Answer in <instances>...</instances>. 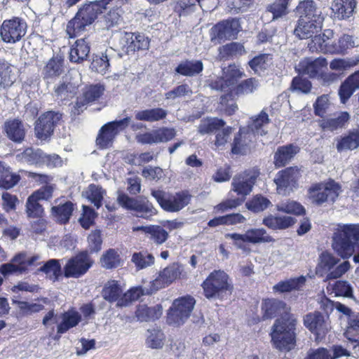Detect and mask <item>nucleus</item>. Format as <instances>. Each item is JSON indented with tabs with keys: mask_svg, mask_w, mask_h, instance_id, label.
<instances>
[{
	"mask_svg": "<svg viewBox=\"0 0 359 359\" xmlns=\"http://www.w3.org/2000/svg\"><path fill=\"white\" fill-rule=\"evenodd\" d=\"M356 6L355 0H337L332 5V12L339 20L351 17Z\"/></svg>",
	"mask_w": 359,
	"mask_h": 359,
	"instance_id": "cd10ccee",
	"label": "nucleus"
},
{
	"mask_svg": "<svg viewBox=\"0 0 359 359\" xmlns=\"http://www.w3.org/2000/svg\"><path fill=\"white\" fill-rule=\"evenodd\" d=\"M203 64L197 60H184L175 68L176 73L185 76H194L202 72Z\"/></svg>",
	"mask_w": 359,
	"mask_h": 359,
	"instance_id": "473e14b6",
	"label": "nucleus"
},
{
	"mask_svg": "<svg viewBox=\"0 0 359 359\" xmlns=\"http://www.w3.org/2000/svg\"><path fill=\"white\" fill-rule=\"evenodd\" d=\"M226 238H231L233 241V244L238 248L244 251L248 250V248L244 244L245 243H250L253 244L262 243H270L273 238L266 233V231L263 228H253L250 229L243 234L240 233H226Z\"/></svg>",
	"mask_w": 359,
	"mask_h": 359,
	"instance_id": "1a4fd4ad",
	"label": "nucleus"
},
{
	"mask_svg": "<svg viewBox=\"0 0 359 359\" xmlns=\"http://www.w3.org/2000/svg\"><path fill=\"white\" fill-rule=\"evenodd\" d=\"M330 103L327 95L318 97L313 104L314 113L316 116L323 117L327 112Z\"/></svg>",
	"mask_w": 359,
	"mask_h": 359,
	"instance_id": "0e129e2a",
	"label": "nucleus"
},
{
	"mask_svg": "<svg viewBox=\"0 0 359 359\" xmlns=\"http://www.w3.org/2000/svg\"><path fill=\"white\" fill-rule=\"evenodd\" d=\"M359 241V224H339L332 236V248L342 258H349Z\"/></svg>",
	"mask_w": 359,
	"mask_h": 359,
	"instance_id": "f03ea898",
	"label": "nucleus"
},
{
	"mask_svg": "<svg viewBox=\"0 0 359 359\" xmlns=\"http://www.w3.org/2000/svg\"><path fill=\"white\" fill-rule=\"evenodd\" d=\"M117 201L123 208L133 210L138 217L148 219L156 214L152 204L145 199H134L123 193H118Z\"/></svg>",
	"mask_w": 359,
	"mask_h": 359,
	"instance_id": "9d476101",
	"label": "nucleus"
},
{
	"mask_svg": "<svg viewBox=\"0 0 359 359\" xmlns=\"http://www.w3.org/2000/svg\"><path fill=\"white\" fill-rule=\"evenodd\" d=\"M336 147L338 151L357 149L359 147V133H351L339 139Z\"/></svg>",
	"mask_w": 359,
	"mask_h": 359,
	"instance_id": "de8ad7c7",
	"label": "nucleus"
},
{
	"mask_svg": "<svg viewBox=\"0 0 359 359\" xmlns=\"http://www.w3.org/2000/svg\"><path fill=\"white\" fill-rule=\"evenodd\" d=\"M339 259L333 255L324 252L319 257L316 267V273L320 276H326V280L337 279L346 273L351 264L348 261H344L338 264Z\"/></svg>",
	"mask_w": 359,
	"mask_h": 359,
	"instance_id": "39448f33",
	"label": "nucleus"
},
{
	"mask_svg": "<svg viewBox=\"0 0 359 359\" xmlns=\"http://www.w3.org/2000/svg\"><path fill=\"white\" fill-rule=\"evenodd\" d=\"M296 11L299 16V19L323 20L321 11L312 0L300 1L296 7Z\"/></svg>",
	"mask_w": 359,
	"mask_h": 359,
	"instance_id": "393cba45",
	"label": "nucleus"
},
{
	"mask_svg": "<svg viewBox=\"0 0 359 359\" xmlns=\"http://www.w3.org/2000/svg\"><path fill=\"white\" fill-rule=\"evenodd\" d=\"M123 290L116 280H109L104 286L102 295L103 298L109 302H116L122 297Z\"/></svg>",
	"mask_w": 359,
	"mask_h": 359,
	"instance_id": "f704fd0d",
	"label": "nucleus"
},
{
	"mask_svg": "<svg viewBox=\"0 0 359 359\" xmlns=\"http://www.w3.org/2000/svg\"><path fill=\"white\" fill-rule=\"evenodd\" d=\"M39 255L27 256L26 253L15 255L10 263L1 266L4 274H21L26 272L29 267L38 266L41 262Z\"/></svg>",
	"mask_w": 359,
	"mask_h": 359,
	"instance_id": "f8f14e48",
	"label": "nucleus"
},
{
	"mask_svg": "<svg viewBox=\"0 0 359 359\" xmlns=\"http://www.w3.org/2000/svg\"><path fill=\"white\" fill-rule=\"evenodd\" d=\"M59 319L60 322L57 325V331L59 334H64L79 323L81 320V316L74 310H69L62 313Z\"/></svg>",
	"mask_w": 359,
	"mask_h": 359,
	"instance_id": "bb28decb",
	"label": "nucleus"
},
{
	"mask_svg": "<svg viewBox=\"0 0 359 359\" xmlns=\"http://www.w3.org/2000/svg\"><path fill=\"white\" fill-rule=\"evenodd\" d=\"M359 60L353 59H334L330 64V68L335 71H344L355 66Z\"/></svg>",
	"mask_w": 359,
	"mask_h": 359,
	"instance_id": "338daca9",
	"label": "nucleus"
},
{
	"mask_svg": "<svg viewBox=\"0 0 359 359\" xmlns=\"http://www.w3.org/2000/svg\"><path fill=\"white\" fill-rule=\"evenodd\" d=\"M290 0H276L267 7V11L272 14V20H277L288 13L287 6Z\"/></svg>",
	"mask_w": 359,
	"mask_h": 359,
	"instance_id": "864d4df0",
	"label": "nucleus"
},
{
	"mask_svg": "<svg viewBox=\"0 0 359 359\" xmlns=\"http://www.w3.org/2000/svg\"><path fill=\"white\" fill-rule=\"evenodd\" d=\"M358 46V41L353 39V36L348 34H344L339 40L337 44L333 48V51L341 53L348 48Z\"/></svg>",
	"mask_w": 359,
	"mask_h": 359,
	"instance_id": "bf43d9fd",
	"label": "nucleus"
},
{
	"mask_svg": "<svg viewBox=\"0 0 359 359\" xmlns=\"http://www.w3.org/2000/svg\"><path fill=\"white\" fill-rule=\"evenodd\" d=\"M208 299H226L232 294L233 286L228 274L222 270L211 272L201 285Z\"/></svg>",
	"mask_w": 359,
	"mask_h": 359,
	"instance_id": "7ed1b4c3",
	"label": "nucleus"
},
{
	"mask_svg": "<svg viewBox=\"0 0 359 359\" xmlns=\"http://www.w3.org/2000/svg\"><path fill=\"white\" fill-rule=\"evenodd\" d=\"M131 260L138 269H143L154 264V257L144 252H135Z\"/></svg>",
	"mask_w": 359,
	"mask_h": 359,
	"instance_id": "6e6d98bb",
	"label": "nucleus"
},
{
	"mask_svg": "<svg viewBox=\"0 0 359 359\" xmlns=\"http://www.w3.org/2000/svg\"><path fill=\"white\" fill-rule=\"evenodd\" d=\"M296 325V318L290 313L276 320L271 333V341L276 348L280 351H290L294 347Z\"/></svg>",
	"mask_w": 359,
	"mask_h": 359,
	"instance_id": "f257e3e1",
	"label": "nucleus"
},
{
	"mask_svg": "<svg viewBox=\"0 0 359 359\" xmlns=\"http://www.w3.org/2000/svg\"><path fill=\"white\" fill-rule=\"evenodd\" d=\"M53 187L50 185H46L34 191L27 198L26 203V211L29 217H41L43 209L39 203L41 200H48L52 196Z\"/></svg>",
	"mask_w": 359,
	"mask_h": 359,
	"instance_id": "dca6fc26",
	"label": "nucleus"
},
{
	"mask_svg": "<svg viewBox=\"0 0 359 359\" xmlns=\"http://www.w3.org/2000/svg\"><path fill=\"white\" fill-rule=\"evenodd\" d=\"M89 53V41L86 38L78 39L70 48L69 58L72 62L80 63L87 59Z\"/></svg>",
	"mask_w": 359,
	"mask_h": 359,
	"instance_id": "a878e982",
	"label": "nucleus"
},
{
	"mask_svg": "<svg viewBox=\"0 0 359 359\" xmlns=\"http://www.w3.org/2000/svg\"><path fill=\"white\" fill-rule=\"evenodd\" d=\"M146 230L150 235V238L157 244H162L168 238L167 231L159 226H151V228H147Z\"/></svg>",
	"mask_w": 359,
	"mask_h": 359,
	"instance_id": "69168bd1",
	"label": "nucleus"
},
{
	"mask_svg": "<svg viewBox=\"0 0 359 359\" xmlns=\"http://www.w3.org/2000/svg\"><path fill=\"white\" fill-rule=\"evenodd\" d=\"M243 76V72L236 66L229 65L227 68L223 69L222 76L218 78L212 83L211 87L217 90H221L228 93L235 86L237 80Z\"/></svg>",
	"mask_w": 359,
	"mask_h": 359,
	"instance_id": "a211bd4d",
	"label": "nucleus"
},
{
	"mask_svg": "<svg viewBox=\"0 0 359 359\" xmlns=\"http://www.w3.org/2000/svg\"><path fill=\"white\" fill-rule=\"evenodd\" d=\"M328 289L334 293L335 296L342 297H351L352 296V287L350 284L346 281L338 280L334 284H330Z\"/></svg>",
	"mask_w": 359,
	"mask_h": 359,
	"instance_id": "4d7b16f0",
	"label": "nucleus"
},
{
	"mask_svg": "<svg viewBox=\"0 0 359 359\" xmlns=\"http://www.w3.org/2000/svg\"><path fill=\"white\" fill-rule=\"evenodd\" d=\"M20 176L11 171H8L0 177V187L8 189L15 186L20 181Z\"/></svg>",
	"mask_w": 359,
	"mask_h": 359,
	"instance_id": "774afa93",
	"label": "nucleus"
},
{
	"mask_svg": "<svg viewBox=\"0 0 359 359\" xmlns=\"http://www.w3.org/2000/svg\"><path fill=\"white\" fill-rule=\"evenodd\" d=\"M285 304L276 299H265L262 304L264 317L271 318L279 313L280 309H284Z\"/></svg>",
	"mask_w": 359,
	"mask_h": 359,
	"instance_id": "8fccbe9b",
	"label": "nucleus"
},
{
	"mask_svg": "<svg viewBox=\"0 0 359 359\" xmlns=\"http://www.w3.org/2000/svg\"><path fill=\"white\" fill-rule=\"evenodd\" d=\"M152 196L161 207L168 212H178L189 203L191 196L184 191L169 195L161 190L151 191Z\"/></svg>",
	"mask_w": 359,
	"mask_h": 359,
	"instance_id": "6e6552de",
	"label": "nucleus"
},
{
	"mask_svg": "<svg viewBox=\"0 0 359 359\" xmlns=\"http://www.w3.org/2000/svg\"><path fill=\"white\" fill-rule=\"evenodd\" d=\"M241 30V25L237 19H229L217 23L210 29V39L214 43L235 39Z\"/></svg>",
	"mask_w": 359,
	"mask_h": 359,
	"instance_id": "4468645a",
	"label": "nucleus"
},
{
	"mask_svg": "<svg viewBox=\"0 0 359 359\" xmlns=\"http://www.w3.org/2000/svg\"><path fill=\"white\" fill-rule=\"evenodd\" d=\"M87 25L76 13V16L68 22L66 31L69 37L73 38L83 31Z\"/></svg>",
	"mask_w": 359,
	"mask_h": 359,
	"instance_id": "052dcab7",
	"label": "nucleus"
},
{
	"mask_svg": "<svg viewBox=\"0 0 359 359\" xmlns=\"http://www.w3.org/2000/svg\"><path fill=\"white\" fill-rule=\"evenodd\" d=\"M269 121V115L264 109L262 110L258 115L252 116L251 122L249 125L252 132V133H257L262 136L266 134V128Z\"/></svg>",
	"mask_w": 359,
	"mask_h": 359,
	"instance_id": "4c0bfd02",
	"label": "nucleus"
},
{
	"mask_svg": "<svg viewBox=\"0 0 359 359\" xmlns=\"http://www.w3.org/2000/svg\"><path fill=\"white\" fill-rule=\"evenodd\" d=\"M100 263L107 269L116 268L121 264L120 255L114 249H109L102 256Z\"/></svg>",
	"mask_w": 359,
	"mask_h": 359,
	"instance_id": "3c124183",
	"label": "nucleus"
},
{
	"mask_svg": "<svg viewBox=\"0 0 359 359\" xmlns=\"http://www.w3.org/2000/svg\"><path fill=\"white\" fill-rule=\"evenodd\" d=\"M182 272L183 267L179 264L173 263L169 265L161 271L158 276L151 283V291L156 292L169 286L174 281L180 278Z\"/></svg>",
	"mask_w": 359,
	"mask_h": 359,
	"instance_id": "2eb2a0df",
	"label": "nucleus"
},
{
	"mask_svg": "<svg viewBox=\"0 0 359 359\" xmlns=\"http://www.w3.org/2000/svg\"><path fill=\"white\" fill-rule=\"evenodd\" d=\"M225 125L222 119L217 118H207L202 119L198 126V132L201 135L208 134L215 130H219Z\"/></svg>",
	"mask_w": 359,
	"mask_h": 359,
	"instance_id": "c03bdc74",
	"label": "nucleus"
},
{
	"mask_svg": "<svg viewBox=\"0 0 359 359\" xmlns=\"http://www.w3.org/2000/svg\"><path fill=\"white\" fill-rule=\"evenodd\" d=\"M74 210V204L72 202H66L63 204L53 206L52 214L56 220L62 224L69 222Z\"/></svg>",
	"mask_w": 359,
	"mask_h": 359,
	"instance_id": "79ce46f5",
	"label": "nucleus"
},
{
	"mask_svg": "<svg viewBox=\"0 0 359 359\" xmlns=\"http://www.w3.org/2000/svg\"><path fill=\"white\" fill-rule=\"evenodd\" d=\"M130 118L126 117L119 121L109 122L100 130L96 139L97 144L104 149L109 147L115 137L130 123Z\"/></svg>",
	"mask_w": 359,
	"mask_h": 359,
	"instance_id": "ddd939ff",
	"label": "nucleus"
},
{
	"mask_svg": "<svg viewBox=\"0 0 359 359\" xmlns=\"http://www.w3.org/2000/svg\"><path fill=\"white\" fill-rule=\"evenodd\" d=\"M196 301L191 296L175 299L168 313V323L170 325H181L189 318Z\"/></svg>",
	"mask_w": 359,
	"mask_h": 359,
	"instance_id": "423d86ee",
	"label": "nucleus"
},
{
	"mask_svg": "<svg viewBox=\"0 0 359 359\" xmlns=\"http://www.w3.org/2000/svg\"><path fill=\"white\" fill-rule=\"evenodd\" d=\"M51 280L55 281L61 276V265L57 259H50L39 269Z\"/></svg>",
	"mask_w": 359,
	"mask_h": 359,
	"instance_id": "09e8293b",
	"label": "nucleus"
},
{
	"mask_svg": "<svg viewBox=\"0 0 359 359\" xmlns=\"http://www.w3.org/2000/svg\"><path fill=\"white\" fill-rule=\"evenodd\" d=\"M323 20L299 19L294 30V35L300 39L313 38L320 32Z\"/></svg>",
	"mask_w": 359,
	"mask_h": 359,
	"instance_id": "4be33fe9",
	"label": "nucleus"
},
{
	"mask_svg": "<svg viewBox=\"0 0 359 359\" xmlns=\"http://www.w3.org/2000/svg\"><path fill=\"white\" fill-rule=\"evenodd\" d=\"M162 306L159 304L151 307L141 304L138 306L135 315L138 320L148 322L158 319L162 315Z\"/></svg>",
	"mask_w": 359,
	"mask_h": 359,
	"instance_id": "2f4dec72",
	"label": "nucleus"
},
{
	"mask_svg": "<svg viewBox=\"0 0 359 359\" xmlns=\"http://www.w3.org/2000/svg\"><path fill=\"white\" fill-rule=\"evenodd\" d=\"M340 192L339 184L330 180L311 184L307 191V197L311 203L320 205L325 203H334Z\"/></svg>",
	"mask_w": 359,
	"mask_h": 359,
	"instance_id": "20e7f679",
	"label": "nucleus"
},
{
	"mask_svg": "<svg viewBox=\"0 0 359 359\" xmlns=\"http://www.w3.org/2000/svg\"><path fill=\"white\" fill-rule=\"evenodd\" d=\"M258 175V172L250 170L235 176L232 181V190L244 198L252 191Z\"/></svg>",
	"mask_w": 359,
	"mask_h": 359,
	"instance_id": "6ab92c4d",
	"label": "nucleus"
},
{
	"mask_svg": "<svg viewBox=\"0 0 359 359\" xmlns=\"http://www.w3.org/2000/svg\"><path fill=\"white\" fill-rule=\"evenodd\" d=\"M299 177L297 168L290 167L279 171L274 178L277 193L282 196L289 195L297 189Z\"/></svg>",
	"mask_w": 359,
	"mask_h": 359,
	"instance_id": "9b49d317",
	"label": "nucleus"
},
{
	"mask_svg": "<svg viewBox=\"0 0 359 359\" xmlns=\"http://www.w3.org/2000/svg\"><path fill=\"white\" fill-rule=\"evenodd\" d=\"M272 63V57L269 54H262L255 57L249 62L250 68L255 73L261 74L267 69Z\"/></svg>",
	"mask_w": 359,
	"mask_h": 359,
	"instance_id": "a18cd8bd",
	"label": "nucleus"
},
{
	"mask_svg": "<svg viewBox=\"0 0 359 359\" xmlns=\"http://www.w3.org/2000/svg\"><path fill=\"white\" fill-rule=\"evenodd\" d=\"M62 62L57 59H51L43 69V74L46 78H53L60 76L62 72Z\"/></svg>",
	"mask_w": 359,
	"mask_h": 359,
	"instance_id": "680f3d73",
	"label": "nucleus"
},
{
	"mask_svg": "<svg viewBox=\"0 0 359 359\" xmlns=\"http://www.w3.org/2000/svg\"><path fill=\"white\" fill-rule=\"evenodd\" d=\"M92 260L87 252H81L68 260L64 267L65 276L79 278L83 276L92 265Z\"/></svg>",
	"mask_w": 359,
	"mask_h": 359,
	"instance_id": "f3484780",
	"label": "nucleus"
},
{
	"mask_svg": "<svg viewBox=\"0 0 359 359\" xmlns=\"http://www.w3.org/2000/svg\"><path fill=\"white\" fill-rule=\"evenodd\" d=\"M5 130L8 137L15 142H20L25 137V128L18 120L7 121L5 123Z\"/></svg>",
	"mask_w": 359,
	"mask_h": 359,
	"instance_id": "37998d69",
	"label": "nucleus"
},
{
	"mask_svg": "<svg viewBox=\"0 0 359 359\" xmlns=\"http://www.w3.org/2000/svg\"><path fill=\"white\" fill-rule=\"evenodd\" d=\"M15 81L13 67L6 61L0 60V90L11 87Z\"/></svg>",
	"mask_w": 359,
	"mask_h": 359,
	"instance_id": "c9c22d12",
	"label": "nucleus"
},
{
	"mask_svg": "<svg viewBox=\"0 0 359 359\" xmlns=\"http://www.w3.org/2000/svg\"><path fill=\"white\" fill-rule=\"evenodd\" d=\"M167 114V111L162 108H154L137 111L135 118L139 121L154 122L163 119Z\"/></svg>",
	"mask_w": 359,
	"mask_h": 359,
	"instance_id": "a19ab883",
	"label": "nucleus"
},
{
	"mask_svg": "<svg viewBox=\"0 0 359 359\" xmlns=\"http://www.w3.org/2000/svg\"><path fill=\"white\" fill-rule=\"evenodd\" d=\"M61 114L53 111H47L37 120L35 126L36 135L39 139L46 140L53 132L55 124L60 121Z\"/></svg>",
	"mask_w": 359,
	"mask_h": 359,
	"instance_id": "aec40b11",
	"label": "nucleus"
},
{
	"mask_svg": "<svg viewBox=\"0 0 359 359\" xmlns=\"http://www.w3.org/2000/svg\"><path fill=\"white\" fill-rule=\"evenodd\" d=\"M350 118L346 111L340 112L334 117L319 121V126L323 130L334 131L344 126Z\"/></svg>",
	"mask_w": 359,
	"mask_h": 359,
	"instance_id": "c85d7f7f",
	"label": "nucleus"
},
{
	"mask_svg": "<svg viewBox=\"0 0 359 359\" xmlns=\"http://www.w3.org/2000/svg\"><path fill=\"white\" fill-rule=\"evenodd\" d=\"M165 340L164 333L159 329H150L147 331V346L153 349L162 348Z\"/></svg>",
	"mask_w": 359,
	"mask_h": 359,
	"instance_id": "49530a36",
	"label": "nucleus"
},
{
	"mask_svg": "<svg viewBox=\"0 0 359 359\" xmlns=\"http://www.w3.org/2000/svg\"><path fill=\"white\" fill-rule=\"evenodd\" d=\"M27 25L25 20L13 17L3 21L0 26V36L2 41L8 43H15L26 34Z\"/></svg>",
	"mask_w": 359,
	"mask_h": 359,
	"instance_id": "0eeeda50",
	"label": "nucleus"
},
{
	"mask_svg": "<svg viewBox=\"0 0 359 359\" xmlns=\"http://www.w3.org/2000/svg\"><path fill=\"white\" fill-rule=\"evenodd\" d=\"M304 324L318 338L325 335L330 328L325 316L318 311L306 314L304 317Z\"/></svg>",
	"mask_w": 359,
	"mask_h": 359,
	"instance_id": "412c9836",
	"label": "nucleus"
},
{
	"mask_svg": "<svg viewBox=\"0 0 359 359\" xmlns=\"http://www.w3.org/2000/svg\"><path fill=\"white\" fill-rule=\"evenodd\" d=\"M106 191L102 187L94 184H90L87 189L83 192V196L86 198L97 208L102 206V201Z\"/></svg>",
	"mask_w": 359,
	"mask_h": 359,
	"instance_id": "ea45409f",
	"label": "nucleus"
},
{
	"mask_svg": "<svg viewBox=\"0 0 359 359\" xmlns=\"http://www.w3.org/2000/svg\"><path fill=\"white\" fill-rule=\"evenodd\" d=\"M299 149L293 144L280 147L274 154V163L278 168L285 165L298 152Z\"/></svg>",
	"mask_w": 359,
	"mask_h": 359,
	"instance_id": "72a5a7b5",
	"label": "nucleus"
},
{
	"mask_svg": "<svg viewBox=\"0 0 359 359\" xmlns=\"http://www.w3.org/2000/svg\"><path fill=\"white\" fill-rule=\"evenodd\" d=\"M271 205V201L262 195H256L245 203L246 208L254 212H259Z\"/></svg>",
	"mask_w": 359,
	"mask_h": 359,
	"instance_id": "5fc2aeb1",
	"label": "nucleus"
},
{
	"mask_svg": "<svg viewBox=\"0 0 359 359\" xmlns=\"http://www.w3.org/2000/svg\"><path fill=\"white\" fill-rule=\"evenodd\" d=\"M143 294V290L140 287L131 288L128 292L123 293L122 297L117 303V306H127L131 302L138 299Z\"/></svg>",
	"mask_w": 359,
	"mask_h": 359,
	"instance_id": "13d9d810",
	"label": "nucleus"
},
{
	"mask_svg": "<svg viewBox=\"0 0 359 359\" xmlns=\"http://www.w3.org/2000/svg\"><path fill=\"white\" fill-rule=\"evenodd\" d=\"M126 38L127 40L131 41L130 45L128 46V48L131 50H146L149 48V39L147 37H145L142 34H134L133 33H126Z\"/></svg>",
	"mask_w": 359,
	"mask_h": 359,
	"instance_id": "603ef678",
	"label": "nucleus"
},
{
	"mask_svg": "<svg viewBox=\"0 0 359 359\" xmlns=\"http://www.w3.org/2000/svg\"><path fill=\"white\" fill-rule=\"evenodd\" d=\"M104 88L101 85H93L88 87L83 92V95L77 100L74 106V114H79L86 108V104L97 100L103 93Z\"/></svg>",
	"mask_w": 359,
	"mask_h": 359,
	"instance_id": "b1692460",
	"label": "nucleus"
},
{
	"mask_svg": "<svg viewBox=\"0 0 359 359\" xmlns=\"http://www.w3.org/2000/svg\"><path fill=\"white\" fill-rule=\"evenodd\" d=\"M254 134L249 132L246 128H241L236 134L232 144L231 151L233 154H243L246 147L252 142Z\"/></svg>",
	"mask_w": 359,
	"mask_h": 359,
	"instance_id": "c756f323",
	"label": "nucleus"
},
{
	"mask_svg": "<svg viewBox=\"0 0 359 359\" xmlns=\"http://www.w3.org/2000/svg\"><path fill=\"white\" fill-rule=\"evenodd\" d=\"M112 0H98L80 8L77 12L78 16L88 25H91L106 9L107 5Z\"/></svg>",
	"mask_w": 359,
	"mask_h": 359,
	"instance_id": "5701e85b",
	"label": "nucleus"
},
{
	"mask_svg": "<svg viewBox=\"0 0 359 359\" xmlns=\"http://www.w3.org/2000/svg\"><path fill=\"white\" fill-rule=\"evenodd\" d=\"M113 53V49H107L105 52L102 53L100 55H96L90 65L92 70L101 74H106L109 69L111 55Z\"/></svg>",
	"mask_w": 359,
	"mask_h": 359,
	"instance_id": "e433bc0d",
	"label": "nucleus"
},
{
	"mask_svg": "<svg viewBox=\"0 0 359 359\" xmlns=\"http://www.w3.org/2000/svg\"><path fill=\"white\" fill-rule=\"evenodd\" d=\"M277 210L286 213L295 215H301L304 212V207L300 203L294 201H288L278 204Z\"/></svg>",
	"mask_w": 359,
	"mask_h": 359,
	"instance_id": "e2e57ef3",
	"label": "nucleus"
},
{
	"mask_svg": "<svg viewBox=\"0 0 359 359\" xmlns=\"http://www.w3.org/2000/svg\"><path fill=\"white\" fill-rule=\"evenodd\" d=\"M306 278L300 276L294 278L280 281L273 285V290L275 292H290L293 290H300L305 285Z\"/></svg>",
	"mask_w": 359,
	"mask_h": 359,
	"instance_id": "7c9ffc66",
	"label": "nucleus"
},
{
	"mask_svg": "<svg viewBox=\"0 0 359 359\" xmlns=\"http://www.w3.org/2000/svg\"><path fill=\"white\" fill-rule=\"evenodd\" d=\"M299 66L304 74L311 78H318L322 72V68L327 66V62L324 58H318L313 61H304L300 63Z\"/></svg>",
	"mask_w": 359,
	"mask_h": 359,
	"instance_id": "58836bf2",
	"label": "nucleus"
}]
</instances>
